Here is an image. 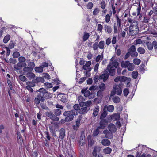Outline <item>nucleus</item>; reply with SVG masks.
Segmentation results:
<instances>
[{
	"instance_id": "obj_26",
	"label": "nucleus",
	"mask_w": 157,
	"mask_h": 157,
	"mask_svg": "<svg viewBox=\"0 0 157 157\" xmlns=\"http://www.w3.org/2000/svg\"><path fill=\"white\" fill-rule=\"evenodd\" d=\"M130 63L129 61H122L121 63V66L123 68H126L127 67Z\"/></svg>"
},
{
	"instance_id": "obj_53",
	"label": "nucleus",
	"mask_w": 157,
	"mask_h": 157,
	"mask_svg": "<svg viewBox=\"0 0 157 157\" xmlns=\"http://www.w3.org/2000/svg\"><path fill=\"white\" fill-rule=\"evenodd\" d=\"M14 46L15 43L12 41H11L9 44L8 47L10 49H12L14 47Z\"/></svg>"
},
{
	"instance_id": "obj_47",
	"label": "nucleus",
	"mask_w": 157,
	"mask_h": 157,
	"mask_svg": "<svg viewBox=\"0 0 157 157\" xmlns=\"http://www.w3.org/2000/svg\"><path fill=\"white\" fill-rule=\"evenodd\" d=\"M111 17V16L109 15H108V14H107L105 15V21L106 23H108L110 21Z\"/></svg>"
},
{
	"instance_id": "obj_17",
	"label": "nucleus",
	"mask_w": 157,
	"mask_h": 157,
	"mask_svg": "<svg viewBox=\"0 0 157 157\" xmlns=\"http://www.w3.org/2000/svg\"><path fill=\"white\" fill-rule=\"evenodd\" d=\"M88 144L89 146L91 147L95 143V141L90 135H88L87 137Z\"/></svg>"
},
{
	"instance_id": "obj_38",
	"label": "nucleus",
	"mask_w": 157,
	"mask_h": 157,
	"mask_svg": "<svg viewBox=\"0 0 157 157\" xmlns=\"http://www.w3.org/2000/svg\"><path fill=\"white\" fill-rule=\"evenodd\" d=\"M35 82H34V80L33 79L32 82H27L26 84L27 85L33 87L35 86Z\"/></svg>"
},
{
	"instance_id": "obj_52",
	"label": "nucleus",
	"mask_w": 157,
	"mask_h": 157,
	"mask_svg": "<svg viewBox=\"0 0 157 157\" xmlns=\"http://www.w3.org/2000/svg\"><path fill=\"white\" fill-rule=\"evenodd\" d=\"M103 58V55H98L96 59V61L97 62H98L100 59L102 60Z\"/></svg>"
},
{
	"instance_id": "obj_59",
	"label": "nucleus",
	"mask_w": 157,
	"mask_h": 157,
	"mask_svg": "<svg viewBox=\"0 0 157 157\" xmlns=\"http://www.w3.org/2000/svg\"><path fill=\"white\" fill-rule=\"evenodd\" d=\"M73 108L74 109V110L75 111V110L79 111V109H80V106L78 104H75L74 105Z\"/></svg>"
},
{
	"instance_id": "obj_54",
	"label": "nucleus",
	"mask_w": 157,
	"mask_h": 157,
	"mask_svg": "<svg viewBox=\"0 0 157 157\" xmlns=\"http://www.w3.org/2000/svg\"><path fill=\"white\" fill-rule=\"evenodd\" d=\"M99 12V9L97 8H95L93 12V14L94 15L96 16Z\"/></svg>"
},
{
	"instance_id": "obj_24",
	"label": "nucleus",
	"mask_w": 157,
	"mask_h": 157,
	"mask_svg": "<svg viewBox=\"0 0 157 157\" xmlns=\"http://www.w3.org/2000/svg\"><path fill=\"white\" fill-rule=\"evenodd\" d=\"M104 28L108 34H110L112 31L111 26L107 24H105L104 25Z\"/></svg>"
},
{
	"instance_id": "obj_55",
	"label": "nucleus",
	"mask_w": 157,
	"mask_h": 157,
	"mask_svg": "<svg viewBox=\"0 0 157 157\" xmlns=\"http://www.w3.org/2000/svg\"><path fill=\"white\" fill-rule=\"evenodd\" d=\"M85 140L82 137V138H80L79 142L80 145L82 146L84 145L85 144Z\"/></svg>"
},
{
	"instance_id": "obj_60",
	"label": "nucleus",
	"mask_w": 157,
	"mask_h": 157,
	"mask_svg": "<svg viewBox=\"0 0 157 157\" xmlns=\"http://www.w3.org/2000/svg\"><path fill=\"white\" fill-rule=\"evenodd\" d=\"M28 66L29 67L32 68L33 70V69L35 67V65L34 62H31L28 63Z\"/></svg>"
},
{
	"instance_id": "obj_48",
	"label": "nucleus",
	"mask_w": 157,
	"mask_h": 157,
	"mask_svg": "<svg viewBox=\"0 0 157 157\" xmlns=\"http://www.w3.org/2000/svg\"><path fill=\"white\" fill-rule=\"evenodd\" d=\"M133 62L134 64L135 65H138L140 63L141 60L138 58H136L134 59Z\"/></svg>"
},
{
	"instance_id": "obj_23",
	"label": "nucleus",
	"mask_w": 157,
	"mask_h": 157,
	"mask_svg": "<svg viewBox=\"0 0 157 157\" xmlns=\"http://www.w3.org/2000/svg\"><path fill=\"white\" fill-rule=\"evenodd\" d=\"M34 82L36 83H43L44 82V78L41 77H37L35 79H33Z\"/></svg>"
},
{
	"instance_id": "obj_39",
	"label": "nucleus",
	"mask_w": 157,
	"mask_h": 157,
	"mask_svg": "<svg viewBox=\"0 0 157 157\" xmlns=\"http://www.w3.org/2000/svg\"><path fill=\"white\" fill-rule=\"evenodd\" d=\"M67 96L66 95H63L61 98L60 101L64 103H66L67 102Z\"/></svg>"
},
{
	"instance_id": "obj_19",
	"label": "nucleus",
	"mask_w": 157,
	"mask_h": 157,
	"mask_svg": "<svg viewBox=\"0 0 157 157\" xmlns=\"http://www.w3.org/2000/svg\"><path fill=\"white\" fill-rule=\"evenodd\" d=\"M108 128L109 131L113 133H115L117 130L115 126L112 123L109 124L108 127Z\"/></svg>"
},
{
	"instance_id": "obj_13",
	"label": "nucleus",
	"mask_w": 157,
	"mask_h": 157,
	"mask_svg": "<svg viewBox=\"0 0 157 157\" xmlns=\"http://www.w3.org/2000/svg\"><path fill=\"white\" fill-rule=\"evenodd\" d=\"M120 85L121 84H120L119 85H115L113 87V89L115 90L116 91L117 94L119 95H120L122 92L121 88L120 86Z\"/></svg>"
},
{
	"instance_id": "obj_1",
	"label": "nucleus",
	"mask_w": 157,
	"mask_h": 157,
	"mask_svg": "<svg viewBox=\"0 0 157 157\" xmlns=\"http://www.w3.org/2000/svg\"><path fill=\"white\" fill-rule=\"evenodd\" d=\"M37 92L38 93L34 101V103L36 105H38L40 101H44L45 98L48 99L50 98V94L44 88H40Z\"/></svg>"
},
{
	"instance_id": "obj_16",
	"label": "nucleus",
	"mask_w": 157,
	"mask_h": 157,
	"mask_svg": "<svg viewBox=\"0 0 157 157\" xmlns=\"http://www.w3.org/2000/svg\"><path fill=\"white\" fill-rule=\"evenodd\" d=\"M115 17L117 23V26L118 28H121V26L122 22H123L124 20L120 18L118 15L116 14Z\"/></svg>"
},
{
	"instance_id": "obj_30",
	"label": "nucleus",
	"mask_w": 157,
	"mask_h": 157,
	"mask_svg": "<svg viewBox=\"0 0 157 157\" xmlns=\"http://www.w3.org/2000/svg\"><path fill=\"white\" fill-rule=\"evenodd\" d=\"M100 130H101V129L98 127H97V128L94 131L92 136H96L98 135L100 132Z\"/></svg>"
},
{
	"instance_id": "obj_35",
	"label": "nucleus",
	"mask_w": 157,
	"mask_h": 157,
	"mask_svg": "<svg viewBox=\"0 0 157 157\" xmlns=\"http://www.w3.org/2000/svg\"><path fill=\"white\" fill-rule=\"evenodd\" d=\"M61 109H55L54 110V113L56 116H59L62 113Z\"/></svg>"
},
{
	"instance_id": "obj_10",
	"label": "nucleus",
	"mask_w": 157,
	"mask_h": 157,
	"mask_svg": "<svg viewBox=\"0 0 157 157\" xmlns=\"http://www.w3.org/2000/svg\"><path fill=\"white\" fill-rule=\"evenodd\" d=\"M107 71H108V72H109V75L113 76L115 75V69L113 68V67L111 66V64H109L107 67Z\"/></svg>"
},
{
	"instance_id": "obj_63",
	"label": "nucleus",
	"mask_w": 157,
	"mask_h": 157,
	"mask_svg": "<svg viewBox=\"0 0 157 157\" xmlns=\"http://www.w3.org/2000/svg\"><path fill=\"white\" fill-rule=\"evenodd\" d=\"M124 94V96L126 97L129 93V91L128 88H125L123 91Z\"/></svg>"
},
{
	"instance_id": "obj_50",
	"label": "nucleus",
	"mask_w": 157,
	"mask_h": 157,
	"mask_svg": "<svg viewBox=\"0 0 157 157\" xmlns=\"http://www.w3.org/2000/svg\"><path fill=\"white\" fill-rule=\"evenodd\" d=\"M35 69L36 72L39 73L42 72L43 71V67H36Z\"/></svg>"
},
{
	"instance_id": "obj_21",
	"label": "nucleus",
	"mask_w": 157,
	"mask_h": 157,
	"mask_svg": "<svg viewBox=\"0 0 157 157\" xmlns=\"http://www.w3.org/2000/svg\"><path fill=\"white\" fill-rule=\"evenodd\" d=\"M90 109V108H87L86 107H82L79 109V113L81 114H85Z\"/></svg>"
},
{
	"instance_id": "obj_45",
	"label": "nucleus",
	"mask_w": 157,
	"mask_h": 157,
	"mask_svg": "<svg viewBox=\"0 0 157 157\" xmlns=\"http://www.w3.org/2000/svg\"><path fill=\"white\" fill-rule=\"evenodd\" d=\"M93 49L94 50H97L98 49V43L95 42L94 43L92 46Z\"/></svg>"
},
{
	"instance_id": "obj_7",
	"label": "nucleus",
	"mask_w": 157,
	"mask_h": 157,
	"mask_svg": "<svg viewBox=\"0 0 157 157\" xmlns=\"http://www.w3.org/2000/svg\"><path fill=\"white\" fill-rule=\"evenodd\" d=\"M109 76V74L108 73V71L106 69H105L103 72V73L101 74L99 77V80H103L105 82L107 80Z\"/></svg>"
},
{
	"instance_id": "obj_11",
	"label": "nucleus",
	"mask_w": 157,
	"mask_h": 157,
	"mask_svg": "<svg viewBox=\"0 0 157 157\" xmlns=\"http://www.w3.org/2000/svg\"><path fill=\"white\" fill-rule=\"evenodd\" d=\"M46 115L50 119L55 121H58L59 120V118L56 116L55 114H54L52 112L50 111L48 112L46 114Z\"/></svg>"
},
{
	"instance_id": "obj_56",
	"label": "nucleus",
	"mask_w": 157,
	"mask_h": 157,
	"mask_svg": "<svg viewBox=\"0 0 157 157\" xmlns=\"http://www.w3.org/2000/svg\"><path fill=\"white\" fill-rule=\"evenodd\" d=\"M93 6V4L92 2H89L86 5V8L88 9H91Z\"/></svg>"
},
{
	"instance_id": "obj_40",
	"label": "nucleus",
	"mask_w": 157,
	"mask_h": 157,
	"mask_svg": "<svg viewBox=\"0 0 157 157\" xmlns=\"http://www.w3.org/2000/svg\"><path fill=\"white\" fill-rule=\"evenodd\" d=\"M10 38V36L9 35H7L5 36L3 40V42L5 43H6L9 41Z\"/></svg>"
},
{
	"instance_id": "obj_20",
	"label": "nucleus",
	"mask_w": 157,
	"mask_h": 157,
	"mask_svg": "<svg viewBox=\"0 0 157 157\" xmlns=\"http://www.w3.org/2000/svg\"><path fill=\"white\" fill-rule=\"evenodd\" d=\"M59 138L61 140H63L65 136V129L63 128H61L59 131Z\"/></svg>"
},
{
	"instance_id": "obj_18",
	"label": "nucleus",
	"mask_w": 157,
	"mask_h": 157,
	"mask_svg": "<svg viewBox=\"0 0 157 157\" xmlns=\"http://www.w3.org/2000/svg\"><path fill=\"white\" fill-rule=\"evenodd\" d=\"M17 142L18 143L20 144L21 145L23 142V139L20 132L18 131L17 132Z\"/></svg>"
},
{
	"instance_id": "obj_58",
	"label": "nucleus",
	"mask_w": 157,
	"mask_h": 157,
	"mask_svg": "<svg viewBox=\"0 0 157 157\" xmlns=\"http://www.w3.org/2000/svg\"><path fill=\"white\" fill-rule=\"evenodd\" d=\"M119 65V63L117 61L113 62L112 64H111V66L113 67V68H117Z\"/></svg>"
},
{
	"instance_id": "obj_15",
	"label": "nucleus",
	"mask_w": 157,
	"mask_h": 157,
	"mask_svg": "<svg viewBox=\"0 0 157 157\" xmlns=\"http://www.w3.org/2000/svg\"><path fill=\"white\" fill-rule=\"evenodd\" d=\"M113 132H112L107 130H105L103 131V133L105 134L106 138L111 139L113 137Z\"/></svg>"
},
{
	"instance_id": "obj_44",
	"label": "nucleus",
	"mask_w": 157,
	"mask_h": 157,
	"mask_svg": "<svg viewBox=\"0 0 157 157\" xmlns=\"http://www.w3.org/2000/svg\"><path fill=\"white\" fill-rule=\"evenodd\" d=\"M47 131H45L44 132L46 137L47 139L49 141L50 140L51 137L50 136L49 133L48 131V129H46Z\"/></svg>"
},
{
	"instance_id": "obj_14",
	"label": "nucleus",
	"mask_w": 157,
	"mask_h": 157,
	"mask_svg": "<svg viewBox=\"0 0 157 157\" xmlns=\"http://www.w3.org/2000/svg\"><path fill=\"white\" fill-rule=\"evenodd\" d=\"M91 63L90 61L87 62L86 64L83 65L82 68L84 70H88V71H90L92 69L90 67Z\"/></svg>"
},
{
	"instance_id": "obj_3",
	"label": "nucleus",
	"mask_w": 157,
	"mask_h": 157,
	"mask_svg": "<svg viewBox=\"0 0 157 157\" xmlns=\"http://www.w3.org/2000/svg\"><path fill=\"white\" fill-rule=\"evenodd\" d=\"M63 115L65 117L64 121L66 122H69L71 121L74 118V115H75V111L74 110L66 111L63 113ZM64 121L62 119L61 121Z\"/></svg>"
},
{
	"instance_id": "obj_61",
	"label": "nucleus",
	"mask_w": 157,
	"mask_h": 157,
	"mask_svg": "<svg viewBox=\"0 0 157 157\" xmlns=\"http://www.w3.org/2000/svg\"><path fill=\"white\" fill-rule=\"evenodd\" d=\"M20 56L19 53L18 52H15L13 53V56L14 58H17L19 57Z\"/></svg>"
},
{
	"instance_id": "obj_57",
	"label": "nucleus",
	"mask_w": 157,
	"mask_h": 157,
	"mask_svg": "<svg viewBox=\"0 0 157 157\" xmlns=\"http://www.w3.org/2000/svg\"><path fill=\"white\" fill-rule=\"evenodd\" d=\"M44 86L47 88H51L52 87V84L50 83H45Z\"/></svg>"
},
{
	"instance_id": "obj_31",
	"label": "nucleus",
	"mask_w": 157,
	"mask_h": 157,
	"mask_svg": "<svg viewBox=\"0 0 157 157\" xmlns=\"http://www.w3.org/2000/svg\"><path fill=\"white\" fill-rule=\"evenodd\" d=\"M141 6L140 4L139 3L138 5V7L136 9V11H137V16L139 15L140 17H142L141 14H140V13L141 12Z\"/></svg>"
},
{
	"instance_id": "obj_2",
	"label": "nucleus",
	"mask_w": 157,
	"mask_h": 157,
	"mask_svg": "<svg viewBox=\"0 0 157 157\" xmlns=\"http://www.w3.org/2000/svg\"><path fill=\"white\" fill-rule=\"evenodd\" d=\"M106 117V114L105 112L101 113L99 118V125L98 126L101 129V130L105 129L107 126L109 121L108 119H105Z\"/></svg>"
},
{
	"instance_id": "obj_29",
	"label": "nucleus",
	"mask_w": 157,
	"mask_h": 157,
	"mask_svg": "<svg viewBox=\"0 0 157 157\" xmlns=\"http://www.w3.org/2000/svg\"><path fill=\"white\" fill-rule=\"evenodd\" d=\"M112 100L114 103H117L120 102V99L118 96H115L113 97Z\"/></svg>"
},
{
	"instance_id": "obj_51",
	"label": "nucleus",
	"mask_w": 157,
	"mask_h": 157,
	"mask_svg": "<svg viewBox=\"0 0 157 157\" xmlns=\"http://www.w3.org/2000/svg\"><path fill=\"white\" fill-rule=\"evenodd\" d=\"M103 29V25H102L99 24L97 25V30L99 32H101Z\"/></svg>"
},
{
	"instance_id": "obj_28",
	"label": "nucleus",
	"mask_w": 157,
	"mask_h": 157,
	"mask_svg": "<svg viewBox=\"0 0 157 157\" xmlns=\"http://www.w3.org/2000/svg\"><path fill=\"white\" fill-rule=\"evenodd\" d=\"M112 151V149L109 147H106L103 150V152L105 154H109Z\"/></svg>"
},
{
	"instance_id": "obj_43",
	"label": "nucleus",
	"mask_w": 157,
	"mask_h": 157,
	"mask_svg": "<svg viewBox=\"0 0 157 157\" xmlns=\"http://www.w3.org/2000/svg\"><path fill=\"white\" fill-rule=\"evenodd\" d=\"M138 72L137 71H133L132 74V78L134 79L136 78L138 76Z\"/></svg>"
},
{
	"instance_id": "obj_64",
	"label": "nucleus",
	"mask_w": 157,
	"mask_h": 157,
	"mask_svg": "<svg viewBox=\"0 0 157 157\" xmlns=\"http://www.w3.org/2000/svg\"><path fill=\"white\" fill-rule=\"evenodd\" d=\"M18 60L19 62L21 63H25L24 62L25 61V59L24 57L20 56L18 58Z\"/></svg>"
},
{
	"instance_id": "obj_36",
	"label": "nucleus",
	"mask_w": 157,
	"mask_h": 157,
	"mask_svg": "<svg viewBox=\"0 0 157 157\" xmlns=\"http://www.w3.org/2000/svg\"><path fill=\"white\" fill-rule=\"evenodd\" d=\"M98 48L100 49H103L104 48L105 46V42L104 41L101 40L98 43Z\"/></svg>"
},
{
	"instance_id": "obj_41",
	"label": "nucleus",
	"mask_w": 157,
	"mask_h": 157,
	"mask_svg": "<svg viewBox=\"0 0 157 157\" xmlns=\"http://www.w3.org/2000/svg\"><path fill=\"white\" fill-rule=\"evenodd\" d=\"M7 82L11 90L13 89V87L12 86V81L10 79H9L8 78H7Z\"/></svg>"
},
{
	"instance_id": "obj_4",
	"label": "nucleus",
	"mask_w": 157,
	"mask_h": 157,
	"mask_svg": "<svg viewBox=\"0 0 157 157\" xmlns=\"http://www.w3.org/2000/svg\"><path fill=\"white\" fill-rule=\"evenodd\" d=\"M138 22H135L131 24L129 27V33L132 36H134L139 33V28Z\"/></svg>"
},
{
	"instance_id": "obj_22",
	"label": "nucleus",
	"mask_w": 157,
	"mask_h": 157,
	"mask_svg": "<svg viewBox=\"0 0 157 157\" xmlns=\"http://www.w3.org/2000/svg\"><path fill=\"white\" fill-rule=\"evenodd\" d=\"M101 144L104 146H108L111 144L110 140L107 139H104L101 141Z\"/></svg>"
},
{
	"instance_id": "obj_5",
	"label": "nucleus",
	"mask_w": 157,
	"mask_h": 157,
	"mask_svg": "<svg viewBox=\"0 0 157 157\" xmlns=\"http://www.w3.org/2000/svg\"><path fill=\"white\" fill-rule=\"evenodd\" d=\"M101 147L99 146L94 147L92 154L94 157H103V155L100 153Z\"/></svg>"
},
{
	"instance_id": "obj_32",
	"label": "nucleus",
	"mask_w": 157,
	"mask_h": 157,
	"mask_svg": "<svg viewBox=\"0 0 157 157\" xmlns=\"http://www.w3.org/2000/svg\"><path fill=\"white\" fill-rule=\"evenodd\" d=\"M138 53L141 54H143L145 53V49L143 47H139L137 49Z\"/></svg>"
},
{
	"instance_id": "obj_49",
	"label": "nucleus",
	"mask_w": 157,
	"mask_h": 157,
	"mask_svg": "<svg viewBox=\"0 0 157 157\" xmlns=\"http://www.w3.org/2000/svg\"><path fill=\"white\" fill-rule=\"evenodd\" d=\"M92 94V93L90 92V91L86 90L85 93H84V96L86 97H90Z\"/></svg>"
},
{
	"instance_id": "obj_8",
	"label": "nucleus",
	"mask_w": 157,
	"mask_h": 157,
	"mask_svg": "<svg viewBox=\"0 0 157 157\" xmlns=\"http://www.w3.org/2000/svg\"><path fill=\"white\" fill-rule=\"evenodd\" d=\"M146 45L147 49L149 50H152L153 47L155 50L157 49V41L156 40L153 41L152 43L151 42H147L146 43Z\"/></svg>"
},
{
	"instance_id": "obj_42",
	"label": "nucleus",
	"mask_w": 157,
	"mask_h": 157,
	"mask_svg": "<svg viewBox=\"0 0 157 157\" xmlns=\"http://www.w3.org/2000/svg\"><path fill=\"white\" fill-rule=\"evenodd\" d=\"M83 118V117L82 115H79L76 121V123H77L79 124H80V122H81L82 123L83 121L82 120V119Z\"/></svg>"
},
{
	"instance_id": "obj_34",
	"label": "nucleus",
	"mask_w": 157,
	"mask_h": 157,
	"mask_svg": "<svg viewBox=\"0 0 157 157\" xmlns=\"http://www.w3.org/2000/svg\"><path fill=\"white\" fill-rule=\"evenodd\" d=\"M100 7L103 10H105L106 6V4L104 0H102L100 4Z\"/></svg>"
},
{
	"instance_id": "obj_62",
	"label": "nucleus",
	"mask_w": 157,
	"mask_h": 157,
	"mask_svg": "<svg viewBox=\"0 0 157 157\" xmlns=\"http://www.w3.org/2000/svg\"><path fill=\"white\" fill-rule=\"evenodd\" d=\"M27 76L31 78H34L35 77V75L34 73L30 72L27 74Z\"/></svg>"
},
{
	"instance_id": "obj_12",
	"label": "nucleus",
	"mask_w": 157,
	"mask_h": 157,
	"mask_svg": "<svg viewBox=\"0 0 157 157\" xmlns=\"http://www.w3.org/2000/svg\"><path fill=\"white\" fill-rule=\"evenodd\" d=\"M26 66L25 63H21L19 62L17 64L14 66L15 69L16 70H20L21 69L22 67H25Z\"/></svg>"
},
{
	"instance_id": "obj_6",
	"label": "nucleus",
	"mask_w": 157,
	"mask_h": 157,
	"mask_svg": "<svg viewBox=\"0 0 157 157\" xmlns=\"http://www.w3.org/2000/svg\"><path fill=\"white\" fill-rule=\"evenodd\" d=\"M127 51L131 54V56L132 57H137L138 56V53L136 51V48L135 45L131 46L128 49Z\"/></svg>"
},
{
	"instance_id": "obj_27",
	"label": "nucleus",
	"mask_w": 157,
	"mask_h": 157,
	"mask_svg": "<svg viewBox=\"0 0 157 157\" xmlns=\"http://www.w3.org/2000/svg\"><path fill=\"white\" fill-rule=\"evenodd\" d=\"M32 70V68L29 67H25L23 69L24 73H26L27 75L28 73H29L31 72Z\"/></svg>"
},
{
	"instance_id": "obj_9",
	"label": "nucleus",
	"mask_w": 157,
	"mask_h": 157,
	"mask_svg": "<svg viewBox=\"0 0 157 157\" xmlns=\"http://www.w3.org/2000/svg\"><path fill=\"white\" fill-rule=\"evenodd\" d=\"M114 109V107L113 105L109 106L105 105L103 108V111L102 113L105 112L106 114V116L108 114L107 111L112 112Z\"/></svg>"
},
{
	"instance_id": "obj_37",
	"label": "nucleus",
	"mask_w": 157,
	"mask_h": 157,
	"mask_svg": "<svg viewBox=\"0 0 157 157\" xmlns=\"http://www.w3.org/2000/svg\"><path fill=\"white\" fill-rule=\"evenodd\" d=\"M50 131L52 135L55 134V132L54 128V126L52 125H50L49 126Z\"/></svg>"
},
{
	"instance_id": "obj_33",
	"label": "nucleus",
	"mask_w": 157,
	"mask_h": 157,
	"mask_svg": "<svg viewBox=\"0 0 157 157\" xmlns=\"http://www.w3.org/2000/svg\"><path fill=\"white\" fill-rule=\"evenodd\" d=\"M135 66L132 63H129L127 67L128 70L129 71H132L134 69Z\"/></svg>"
},
{
	"instance_id": "obj_25",
	"label": "nucleus",
	"mask_w": 157,
	"mask_h": 157,
	"mask_svg": "<svg viewBox=\"0 0 157 157\" xmlns=\"http://www.w3.org/2000/svg\"><path fill=\"white\" fill-rule=\"evenodd\" d=\"M99 111V107L96 106L93 110V115L94 117H96L98 114Z\"/></svg>"
},
{
	"instance_id": "obj_46",
	"label": "nucleus",
	"mask_w": 157,
	"mask_h": 157,
	"mask_svg": "<svg viewBox=\"0 0 157 157\" xmlns=\"http://www.w3.org/2000/svg\"><path fill=\"white\" fill-rule=\"evenodd\" d=\"M90 36L89 34L88 33H85L84 34L83 37V40L84 41L87 40Z\"/></svg>"
}]
</instances>
